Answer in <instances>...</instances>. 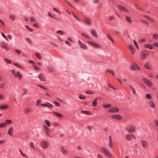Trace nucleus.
I'll list each match as a JSON object with an SVG mask.
<instances>
[{"mask_svg": "<svg viewBox=\"0 0 158 158\" xmlns=\"http://www.w3.org/2000/svg\"><path fill=\"white\" fill-rule=\"evenodd\" d=\"M6 37L7 39L8 38L10 40H12V36L10 35H8Z\"/></svg>", "mask_w": 158, "mask_h": 158, "instance_id": "nucleus-60", "label": "nucleus"}, {"mask_svg": "<svg viewBox=\"0 0 158 158\" xmlns=\"http://www.w3.org/2000/svg\"><path fill=\"white\" fill-rule=\"evenodd\" d=\"M144 68L146 69L149 70H152V68L151 66V64L149 62H146L144 64Z\"/></svg>", "mask_w": 158, "mask_h": 158, "instance_id": "nucleus-12", "label": "nucleus"}, {"mask_svg": "<svg viewBox=\"0 0 158 158\" xmlns=\"http://www.w3.org/2000/svg\"><path fill=\"white\" fill-rule=\"evenodd\" d=\"M33 26L35 28H39L40 27L39 25L37 23H33Z\"/></svg>", "mask_w": 158, "mask_h": 158, "instance_id": "nucleus-49", "label": "nucleus"}, {"mask_svg": "<svg viewBox=\"0 0 158 158\" xmlns=\"http://www.w3.org/2000/svg\"><path fill=\"white\" fill-rule=\"evenodd\" d=\"M32 66L34 67V69L35 70H38V71H39L40 70V68L39 67L36 66L35 65L33 64L32 65Z\"/></svg>", "mask_w": 158, "mask_h": 158, "instance_id": "nucleus-52", "label": "nucleus"}, {"mask_svg": "<svg viewBox=\"0 0 158 158\" xmlns=\"http://www.w3.org/2000/svg\"><path fill=\"white\" fill-rule=\"evenodd\" d=\"M141 142L142 144L143 147L144 148H147L148 147V143L144 140H142Z\"/></svg>", "mask_w": 158, "mask_h": 158, "instance_id": "nucleus-21", "label": "nucleus"}, {"mask_svg": "<svg viewBox=\"0 0 158 158\" xmlns=\"http://www.w3.org/2000/svg\"><path fill=\"white\" fill-rule=\"evenodd\" d=\"M72 14L73 16L76 19L78 20H80L79 17L78 15L76 14L73 13H72Z\"/></svg>", "mask_w": 158, "mask_h": 158, "instance_id": "nucleus-38", "label": "nucleus"}, {"mask_svg": "<svg viewBox=\"0 0 158 158\" xmlns=\"http://www.w3.org/2000/svg\"><path fill=\"white\" fill-rule=\"evenodd\" d=\"M81 112L87 115H91L92 113L89 111L81 110Z\"/></svg>", "mask_w": 158, "mask_h": 158, "instance_id": "nucleus-30", "label": "nucleus"}, {"mask_svg": "<svg viewBox=\"0 0 158 158\" xmlns=\"http://www.w3.org/2000/svg\"><path fill=\"white\" fill-rule=\"evenodd\" d=\"M111 117L113 119H117L119 120L123 118L122 115L118 114L113 115L111 116Z\"/></svg>", "mask_w": 158, "mask_h": 158, "instance_id": "nucleus-14", "label": "nucleus"}, {"mask_svg": "<svg viewBox=\"0 0 158 158\" xmlns=\"http://www.w3.org/2000/svg\"><path fill=\"white\" fill-rule=\"evenodd\" d=\"M25 40L26 41H27V42L29 44H31L32 43L31 40L30 39L28 38H26Z\"/></svg>", "mask_w": 158, "mask_h": 158, "instance_id": "nucleus-44", "label": "nucleus"}, {"mask_svg": "<svg viewBox=\"0 0 158 158\" xmlns=\"http://www.w3.org/2000/svg\"><path fill=\"white\" fill-rule=\"evenodd\" d=\"M132 138H135V136L132 134H128L126 136V138L129 140H131Z\"/></svg>", "mask_w": 158, "mask_h": 158, "instance_id": "nucleus-20", "label": "nucleus"}, {"mask_svg": "<svg viewBox=\"0 0 158 158\" xmlns=\"http://www.w3.org/2000/svg\"><path fill=\"white\" fill-rule=\"evenodd\" d=\"M19 151L20 152V153L22 155V156H23L25 157H27V156L25 154H24V153H23V152H22V151H21V150L20 149H19Z\"/></svg>", "mask_w": 158, "mask_h": 158, "instance_id": "nucleus-57", "label": "nucleus"}, {"mask_svg": "<svg viewBox=\"0 0 158 158\" xmlns=\"http://www.w3.org/2000/svg\"><path fill=\"white\" fill-rule=\"evenodd\" d=\"M128 48L132 55H133L136 51L133 45L131 44H129L128 45Z\"/></svg>", "mask_w": 158, "mask_h": 158, "instance_id": "nucleus-5", "label": "nucleus"}, {"mask_svg": "<svg viewBox=\"0 0 158 158\" xmlns=\"http://www.w3.org/2000/svg\"><path fill=\"white\" fill-rule=\"evenodd\" d=\"M101 149L102 152L107 157L109 158H111L112 157V156L111 153L106 148L102 147L101 148Z\"/></svg>", "mask_w": 158, "mask_h": 158, "instance_id": "nucleus-2", "label": "nucleus"}, {"mask_svg": "<svg viewBox=\"0 0 158 158\" xmlns=\"http://www.w3.org/2000/svg\"><path fill=\"white\" fill-rule=\"evenodd\" d=\"M133 41L134 44L135 46L137 48V49H139V48L138 46V45L137 44V43L136 41L135 40H134Z\"/></svg>", "mask_w": 158, "mask_h": 158, "instance_id": "nucleus-51", "label": "nucleus"}, {"mask_svg": "<svg viewBox=\"0 0 158 158\" xmlns=\"http://www.w3.org/2000/svg\"><path fill=\"white\" fill-rule=\"evenodd\" d=\"M56 33L59 34L61 35H64L65 34V32L61 30H58L56 32Z\"/></svg>", "mask_w": 158, "mask_h": 158, "instance_id": "nucleus-34", "label": "nucleus"}, {"mask_svg": "<svg viewBox=\"0 0 158 158\" xmlns=\"http://www.w3.org/2000/svg\"><path fill=\"white\" fill-rule=\"evenodd\" d=\"M44 130L46 133V135L49 136H50L49 132L50 131V129L47 127V125H44L43 126Z\"/></svg>", "mask_w": 158, "mask_h": 158, "instance_id": "nucleus-16", "label": "nucleus"}, {"mask_svg": "<svg viewBox=\"0 0 158 158\" xmlns=\"http://www.w3.org/2000/svg\"><path fill=\"white\" fill-rule=\"evenodd\" d=\"M1 34L3 38H4L6 40H8L6 36L3 32L1 33Z\"/></svg>", "mask_w": 158, "mask_h": 158, "instance_id": "nucleus-53", "label": "nucleus"}, {"mask_svg": "<svg viewBox=\"0 0 158 158\" xmlns=\"http://www.w3.org/2000/svg\"><path fill=\"white\" fill-rule=\"evenodd\" d=\"M149 105L150 107L152 108H154L155 107V106L154 102H152V101H151L150 102H149Z\"/></svg>", "mask_w": 158, "mask_h": 158, "instance_id": "nucleus-40", "label": "nucleus"}, {"mask_svg": "<svg viewBox=\"0 0 158 158\" xmlns=\"http://www.w3.org/2000/svg\"><path fill=\"white\" fill-rule=\"evenodd\" d=\"M1 47L2 48L4 49L6 51L9 50V47H8L6 44L5 43H2Z\"/></svg>", "mask_w": 158, "mask_h": 158, "instance_id": "nucleus-18", "label": "nucleus"}, {"mask_svg": "<svg viewBox=\"0 0 158 158\" xmlns=\"http://www.w3.org/2000/svg\"><path fill=\"white\" fill-rule=\"evenodd\" d=\"M90 33L92 35L94 38H97L98 36V35L96 31L94 29H92L90 30Z\"/></svg>", "mask_w": 158, "mask_h": 158, "instance_id": "nucleus-13", "label": "nucleus"}, {"mask_svg": "<svg viewBox=\"0 0 158 158\" xmlns=\"http://www.w3.org/2000/svg\"><path fill=\"white\" fill-rule=\"evenodd\" d=\"M4 61L6 63L10 64L11 63V61L7 59H4Z\"/></svg>", "mask_w": 158, "mask_h": 158, "instance_id": "nucleus-54", "label": "nucleus"}, {"mask_svg": "<svg viewBox=\"0 0 158 158\" xmlns=\"http://www.w3.org/2000/svg\"><path fill=\"white\" fill-rule=\"evenodd\" d=\"M42 143V148H43L45 149L48 146V143L46 141H43Z\"/></svg>", "mask_w": 158, "mask_h": 158, "instance_id": "nucleus-22", "label": "nucleus"}, {"mask_svg": "<svg viewBox=\"0 0 158 158\" xmlns=\"http://www.w3.org/2000/svg\"><path fill=\"white\" fill-rule=\"evenodd\" d=\"M153 39L154 40H158V34H154L152 35Z\"/></svg>", "mask_w": 158, "mask_h": 158, "instance_id": "nucleus-42", "label": "nucleus"}, {"mask_svg": "<svg viewBox=\"0 0 158 158\" xmlns=\"http://www.w3.org/2000/svg\"><path fill=\"white\" fill-rule=\"evenodd\" d=\"M8 106L6 105H2L0 106V109H5L7 108Z\"/></svg>", "mask_w": 158, "mask_h": 158, "instance_id": "nucleus-45", "label": "nucleus"}, {"mask_svg": "<svg viewBox=\"0 0 158 158\" xmlns=\"http://www.w3.org/2000/svg\"><path fill=\"white\" fill-rule=\"evenodd\" d=\"M109 145L110 148H113V143L112 141H110Z\"/></svg>", "mask_w": 158, "mask_h": 158, "instance_id": "nucleus-62", "label": "nucleus"}, {"mask_svg": "<svg viewBox=\"0 0 158 158\" xmlns=\"http://www.w3.org/2000/svg\"><path fill=\"white\" fill-rule=\"evenodd\" d=\"M45 123L48 127H50L51 126V123L48 120H45L44 121Z\"/></svg>", "mask_w": 158, "mask_h": 158, "instance_id": "nucleus-43", "label": "nucleus"}, {"mask_svg": "<svg viewBox=\"0 0 158 158\" xmlns=\"http://www.w3.org/2000/svg\"><path fill=\"white\" fill-rule=\"evenodd\" d=\"M54 104L56 106H57L59 107L60 106V104L58 102L56 101H54Z\"/></svg>", "mask_w": 158, "mask_h": 158, "instance_id": "nucleus-58", "label": "nucleus"}, {"mask_svg": "<svg viewBox=\"0 0 158 158\" xmlns=\"http://www.w3.org/2000/svg\"><path fill=\"white\" fill-rule=\"evenodd\" d=\"M53 113L54 115L58 117H63L62 115L61 114H60V113H57V112H53Z\"/></svg>", "mask_w": 158, "mask_h": 158, "instance_id": "nucleus-27", "label": "nucleus"}, {"mask_svg": "<svg viewBox=\"0 0 158 158\" xmlns=\"http://www.w3.org/2000/svg\"><path fill=\"white\" fill-rule=\"evenodd\" d=\"M53 9L54 11H55L57 13H60V11L56 8L53 7Z\"/></svg>", "mask_w": 158, "mask_h": 158, "instance_id": "nucleus-59", "label": "nucleus"}, {"mask_svg": "<svg viewBox=\"0 0 158 158\" xmlns=\"http://www.w3.org/2000/svg\"><path fill=\"white\" fill-rule=\"evenodd\" d=\"M84 22L88 25H90L91 24L90 20L89 18L85 17L84 20Z\"/></svg>", "mask_w": 158, "mask_h": 158, "instance_id": "nucleus-23", "label": "nucleus"}, {"mask_svg": "<svg viewBox=\"0 0 158 158\" xmlns=\"http://www.w3.org/2000/svg\"><path fill=\"white\" fill-rule=\"evenodd\" d=\"M125 19L126 21L129 23H131L133 22L132 18L128 15H126Z\"/></svg>", "mask_w": 158, "mask_h": 158, "instance_id": "nucleus-19", "label": "nucleus"}, {"mask_svg": "<svg viewBox=\"0 0 158 158\" xmlns=\"http://www.w3.org/2000/svg\"><path fill=\"white\" fill-rule=\"evenodd\" d=\"M29 144L31 147L35 149L34 144L32 142H30Z\"/></svg>", "mask_w": 158, "mask_h": 158, "instance_id": "nucleus-56", "label": "nucleus"}, {"mask_svg": "<svg viewBox=\"0 0 158 158\" xmlns=\"http://www.w3.org/2000/svg\"><path fill=\"white\" fill-rule=\"evenodd\" d=\"M25 27L26 29L30 32H32L33 31V30L28 25H25L24 26Z\"/></svg>", "mask_w": 158, "mask_h": 158, "instance_id": "nucleus-32", "label": "nucleus"}, {"mask_svg": "<svg viewBox=\"0 0 158 158\" xmlns=\"http://www.w3.org/2000/svg\"><path fill=\"white\" fill-rule=\"evenodd\" d=\"M118 8L119 9V10L121 11H124L127 12L129 13V11L128 9L127 8L122 6L120 5H118Z\"/></svg>", "mask_w": 158, "mask_h": 158, "instance_id": "nucleus-15", "label": "nucleus"}, {"mask_svg": "<svg viewBox=\"0 0 158 158\" xmlns=\"http://www.w3.org/2000/svg\"><path fill=\"white\" fill-rule=\"evenodd\" d=\"M6 127V124L5 123H2L0 124V128H3Z\"/></svg>", "mask_w": 158, "mask_h": 158, "instance_id": "nucleus-55", "label": "nucleus"}, {"mask_svg": "<svg viewBox=\"0 0 158 158\" xmlns=\"http://www.w3.org/2000/svg\"><path fill=\"white\" fill-rule=\"evenodd\" d=\"M37 77L41 81H44L46 80V77L42 73H40L38 74Z\"/></svg>", "mask_w": 158, "mask_h": 158, "instance_id": "nucleus-9", "label": "nucleus"}, {"mask_svg": "<svg viewBox=\"0 0 158 158\" xmlns=\"http://www.w3.org/2000/svg\"><path fill=\"white\" fill-rule=\"evenodd\" d=\"M9 18L11 21H14L16 19L15 16L12 14L9 15Z\"/></svg>", "mask_w": 158, "mask_h": 158, "instance_id": "nucleus-25", "label": "nucleus"}, {"mask_svg": "<svg viewBox=\"0 0 158 158\" xmlns=\"http://www.w3.org/2000/svg\"><path fill=\"white\" fill-rule=\"evenodd\" d=\"M142 80L143 82L148 85L149 86H151L152 85V82L148 79L146 78H143Z\"/></svg>", "mask_w": 158, "mask_h": 158, "instance_id": "nucleus-10", "label": "nucleus"}, {"mask_svg": "<svg viewBox=\"0 0 158 158\" xmlns=\"http://www.w3.org/2000/svg\"><path fill=\"white\" fill-rule=\"evenodd\" d=\"M144 47L150 50H152L154 48V47L151 44H146L144 45Z\"/></svg>", "mask_w": 158, "mask_h": 158, "instance_id": "nucleus-17", "label": "nucleus"}, {"mask_svg": "<svg viewBox=\"0 0 158 158\" xmlns=\"http://www.w3.org/2000/svg\"><path fill=\"white\" fill-rule=\"evenodd\" d=\"M13 64L15 66L19 68H21V69L23 68V67L20 64H19L18 63H13Z\"/></svg>", "mask_w": 158, "mask_h": 158, "instance_id": "nucleus-39", "label": "nucleus"}, {"mask_svg": "<svg viewBox=\"0 0 158 158\" xmlns=\"http://www.w3.org/2000/svg\"><path fill=\"white\" fill-rule=\"evenodd\" d=\"M61 151L64 154H66L67 153V152L65 150L64 148L63 147H61L60 148Z\"/></svg>", "mask_w": 158, "mask_h": 158, "instance_id": "nucleus-29", "label": "nucleus"}, {"mask_svg": "<svg viewBox=\"0 0 158 158\" xmlns=\"http://www.w3.org/2000/svg\"><path fill=\"white\" fill-rule=\"evenodd\" d=\"M97 100L95 99L92 102V105L94 106H96L97 105Z\"/></svg>", "mask_w": 158, "mask_h": 158, "instance_id": "nucleus-50", "label": "nucleus"}, {"mask_svg": "<svg viewBox=\"0 0 158 158\" xmlns=\"http://www.w3.org/2000/svg\"><path fill=\"white\" fill-rule=\"evenodd\" d=\"M126 130L131 133H133L135 132V127L132 125L128 126L126 129Z\"/></svg>", "mask_w": 158, "mask_h": 158, "instance_id": "nucleus-4", "label": "nucleus"}, {"mask_svg": "<svg viewBox=\"0 0 158 158\" xmlns=\"http://www.w3.org/2000/svg\"><path fill=\"white\" fill-rule=\"evenodd\" d=\"M12 123V120L10 119L6 120L5 121V123L6 125L11 124V123Z\"/></svg>", "mask_w": 158, "mask_h": 158, "instance_id": "nucleus-41", "label": "nucleus"}, {"mask_svg": "<svg viewBox=\"0 0 158 158\" xmlns=\"http://www.w3.org/2000/svg\"><path fill=\"white\" fill-rule=\"evenodd\" d=\"M31 109L30 108H25L23 110L24 114H27L31 112Z\"/></svg>", "mask_w": 158, "mask_h": 158, "instance_id": "nucleus-24", "label": "nucleus"}, {"mask_svg": "<svg viewBox=\"0 0 158 158\" xmlns=\"http://www.w3.org/2000/svg\"><path fill=\"white\" fill-rule=\"evenodd\" d=\"M10 72L14 77L17 78L19 80H21L22 77V74L18 71L12 69L10 70Z\"/></svg>", "mask_w": 158, "mask_h": 158, "instance_id": "nucleus-1", "label": "nucleus"}, {"mask_svg": "<svg viewBox=\"0 0 158 158\" xmlns=\"http://www.w3.org/2000/svg\"><path fill=\"white\" fill-rule=\"evenodd\" d=\"M106 72L107 73H110L114 76H115L114 72L112 70H111L110 69H107L106 70Z\"/></svg>", "mask_w": 158, "mask_h": 158, "instance_id": "nucleus-35", "label": "nucleus"}, {"mask_svg": "<svg viewBox=\"0 0 158 158\" xmlns=\"http://www.w3.org/2000/svg\"><path fill=\"white\" fill-rule=\"evenodd\" d=\"M35 55L38 59H41V55L40 54L38 53H35Z\"/></svg>", "mask_w": 158, "mask_h": 158, "instance_id": "nucleus-33", "label": "nucleus"}, {"mask_svg": "<svg viewBox=\"0 0 158 158\" xmlns=\"http://www.w3.org/2000/svg\"><path fill=\"white\" fill-rule=\"evenodd\" d=\"M13 132H14V130H13V128L12 127H11L8 130V133L10 135L12 136L13 135L12 133Z\"/></svg>", "mask_w": 158, "mask_h": 158, "instance_id": "nucleus-26", "label": "nucleus"}, {"mask_svg": "<svg viewBox=\"0 0 158 158\" xmlns=\"http://www.w3.org/2000/svg\"><path fill=\"white\" fill-rule=\"evenodd\" d=\"M146 98L148 99H150L152 98V96L149 94H146Z\"/></svg>", "mask_w": 158, "mask_h": 158, "instance_id": "nucleus-61", "label": "nucleus"}, {"mask_svg": "<svg viewBox=\"0 0 158 158\" xmlns=\"http://www.w3.org/2000/svg\"><path fill=\"white\" fill-rule=\"evenodd\" d=\"M47 15L48 17L52 18H54L55 17L54 15L52 14L51 12H48L47 13Z\"/></svg>", "mask_w": 158, "mask_h": 158, "instance_id": "nucleus-31", "label": "nucleus"}, {"mask_svg": "<svg viewBox=\"0 0 158 158\" xmlns=\"http://www.w3.org/2000/svg\"><path fill=\"white\" fill-rule=\"evenodd\" d=\"M86 93L90 94H94V92L91 90H88L86 91Z\"/></svg>", "mask_w": 158, "mask_h": 158, "instance_id": "nucleus-36", "label": "nucleus"}, {"mask_svg": "<svg viewBox=\"0 0 158 158\" xmlns=\"http://www.w3.org/2000/svg\"><path fill=\"white\" fill-rule=\"evenodd\" d=\"M119 109L117 107H115L109 109L108 111L110 113H115L118 112Z\"/></svg>", "mask_w": 158, "mask_h": 158, "instance_id": "nucleus-11", "label": "nucleus"}, {"mask_svg": "<svg viewBox=\"0 0 158 158\" xmlns=\"http://www.w3.org/2000/svg\"><path fill=\"white\" fill-rule=\"evenodd\" d=\"M87 42L93 47H95L98 48H101V46L100 45L96 42L88 41H87Z\"/></svg>", "mask_w": 158, "mask_h": 158, "instance_id": "nucleus-3", "label": "nucleus"}, {"mask_svg": "<svg viewBox=\"0 0 158 158\" xmlns=\"http://www.w3.org/2000/svg\"><path fill=\"white\" fill-rule=\"evenodd\" d=\"M103 106L105 108H108L111 107V105L110 104H103Z\"/></svg>", "mask_w": 158, "mask_h": 158, "instance_id": "nucleus-37", "label": "nucleus"}, {"mask_svg": "<svg viewBox=\"0 0 158 158\" xmlns=\"http://www.w3.org/2000/svg\"><path fill=\"white\" fill-rule=\"evenodd\" d=\"M153 45H154V47L158 48V42H154L153 44Z\"/></svg>", "mask_w": 158, "mask_h": 158, "instance_id": "nucleus-63", "label": "nucleus"}, {"mask_svg": "<svg viewBox=\"0 0 158 158\" xmlns=\"http://www.w3.org/2000/svg\"><path fill=\"white\" fill-rule=\"evenodd\" d=\"M135 7L138 10H141V8L137 4H135Z\"/></svg>", "mask_w": 158, "mask_h": 158, "instance_id": "nucleus-64", "label": "nucleus"}, {"mask_svg": "<svg viewBox=\"0 0 158 158\" xmlns=\"http://www.w3.org/2000/svg\"><path fill=\"white\" fill-rule=\"evenodd\" d=\"M108 86L109 87V88H112L113 89H114V90H116V89L113 87L112 85H110V84L109 83H108Z\"/></svg>", "mask_w": 158, "mask_h": 158, "instance_id": "nucleus-47", "label": "nucleus"}, {"mask_svg": "<svg viewBox=\"0 0 158 158\" xmlns=\"http://www.w3.org/2000/svg\"><path fill=\"white\" fill-rule=\"evenodd\" d=\"M81 35L87 39H89L90 38V36L88 34L85 33H82L81 34Z\"/></svg>", "mask_w": 158, "mask_h": 158, "instance_id": "nucleus-28", "label": "nucleus"}, {"mask_svg": "<svg viewBox=\"0 0 158 158\" xmlns=\"http://www.w3.org/2000/svg\"><path fill=\"white\" fill-rule=\"evenodd\" d=\"M148 52L145 51H142L140 55V59L142 60H144L148 55Z\"/></svg>", "mask_w": 158, "mask_h": 158, "instance_id": "nucleus-8", "label": "nucleus"}, {"mask_svg": "<svg viewBox=\"0 0 158 158\" xmlns=\"http://www.w3.org/2000/svg\"><path fill=\"white\" fill-rule=\"evenodd\" d=\"M78 45L79 47L81 49L85 50H86L88 49V48L86 45L82 41L79 40L78 41Z\"/></svg>", "mask_w": 158, "mask_h": 158, "instance_id": "nucleus-6", "label": "nucleus"}, {"mask_svg": "<svg viewBox=\"0 0 158 158\" xmlns=\"http://www.w3.org/2000/svg\"><path fill=\"white\" fill-rule=\"evenodd\" d=\"M102 6V4L101 3H99V4H98L97 6V7L98 9H101Z\"/></svg>", "mask_w": 158, "mask_h": 158, "instance_id": "nucleus-48", "label": "nucleus"}, {"mask_svg": "<svg viewBox=\"0 0 158 158\" xmlns=\"http://www.w3.org/2000/svg\"><path fill=\"white\" fill-rule=\"evenodd\" d=\"M30 21L32 23L35 21V19L33 17H31L29 18Z\"/></svg>", "mask_w": 158, "mask_h": 158, "instance_id": "nucleus-46", "label": "nucleus"}, {"mask_svg": "<svg viewBox=\"0 0 158 158\" xmlns=\"http://www.w3.org/2000/svg\"><path fill=\"white\" fill-rule=\"evenodd\" d=\"M130 69L132 70H141V68L139 65L137 64L133 63L130 67Z\"/></svg>", "mask_w": 158, "mask_h": 158, "instance_id": "nucleus-7", "label": "nucleus"}]
</instances>
